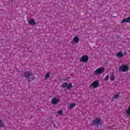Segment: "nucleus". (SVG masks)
<instances>
[{"label":"nucleus","instance_id":"f257e3e1","mask_svg":"<svg viewBox=\"0 0 130 130\" xmlns=\"http://www.w3.org/2000/svg\"><path fill=\"white\" fill-rule=\"evenodd\" d=\"M104 72H105V69L103 67H101L95 70L93 73V75L94 76H99V75H101V74H103Z\"/></svg>","mask_w":130,"mask_h":130},{"label":"nucleus","instance_id":"f03ea898","mask_svg":"<svg viewBox=\"0 0 130 130\" xmlns=\"http://www.w3.org/2000/svg\"><path fill=\"white\" fill-rule=\"evenodd\" d=\"M129 69L128 68V65L126 64H122L121 66L119 68V72H123V73H125V72H127Z\"/></svg>","mask_w":130,"mask_h":130},{"label":"nucleus","instance_id":"7ed1b4c3","mask_svg":"<svg viewBox=\"0 0 130 130\" xmlns=\"http://www.w3.org/2000/svg\"><path fill=\"white\" fill-rule=\"evenodd\" d=\"M33 75V73L31 71H26L24 72V77L28 80V82H31V80L29 79L31 76Z\"/></svg>","mask_w":130,"mask_h":130},{"label":"nucleus","instance_id":"20e7f679","mask_svg":"<svg viewBox=\"0 0 130 130\" xmlns=\"http://www.w3.org/2000/svg\"><path fill=\"white\" fill-rule=\"evenodd\" d=\"M59 101H60V99H57L56 97L53 98L51 101V103L52 104H53L54 105H56V104H57L59 103Z\"/></svg>","mask_w":130,"mask_h":130},{"label":"nucleus","instance_id":"39448f33","mask_svg":"<svg viewBox=\"0 0 130 130\" xmlns=\"http://www.w3.org/2000/svg\"><path fill=\"white\" fill-rule=\"evenodd\" d=\"M80 60L81 62H87L89 60V58L88 56L84 55L80 58Z\"/></svg>","mask_w":130,"mask_h":130},{"label":"nucleus","instance_id":"423d86ee","mask_svg":"<svg viewBox=\"0 0 130 130\" xmlns=\"http://www.w3.org/2000/svg\"><path fill=\"white\" fill-rule=\"evenodd\" d=\"M98 86H99V81L98 80L93 81L90 85V87H92L94 89L97 88Z\"/></svg>","mask_w":130,"mask_h":130},{"label":"nucleus","instance_id":"0eeeda50","mask_svg":"<svg viewBox=\"0 0 130 130\" xmlns=\"http://www.w3.org/2000/svg\"><path fill=\"white\" fill-rule=\"evenodd\" d=\"M101 120L100 118H95L92 121V124L95 125V124H100Z\"/></svg>","mask_w":130,"mask_h":130},{"label":"nucleus","instance_id":"6e6552de","mask_svg":"<svg viewBox=\"0 0 130 130\" xmlns=\"http://www.w3.org/2000/svg\"><path fill=\"white\" fill-rule=\"evenodd\" d=\"M73 41L75 43H79V41H80V39H79L78 36H75L73 39Z\"/></svg>","mask_w":130,"mask_h":130},{"label":"nucleus","instance_id":"1a4fd4ad","mask_svg":"<svg viewBox=\"0 0 130 130\" xmlns=\"http://www.w3.org/2000/svg\"><path fill=\"white\" fill-rule=\"evenodd\" d=\"M116 56H117L118 57H119L120 58H121V57H123V56L124 55L123 54H122L121 52H118L116 54Z\"/></svg>","mask_w":130,"mask_h":130},{"label":"nucleus","instance_id":"9d476101","mask_svg":"<svg viewBox=\"0 0 130 130\" xmlns=\"http://www.w3.org/2000/svg\"><path fill=\"white\" fill-rule=\"evenodd\" d=\"M127 116H130V106L128 107V109L126 110Z\"/></svg>","mask_w":130,"mask_h":130},{"label":"nucleus","instance_id":"9b49d317","mask_svg":"<svg viewBox=\"0 0 130 130\" xmlns=\"http://www.w3.org/2000/svg\"><path fill=\"white\" fill-rule=\"evenodd\" d=\"M29 23L30 25H35L36 24V22H35V21L34 19H31L29 21Z\"/></svg>","mask_w":130,"mask_h":130},{"label":"nucleus","instance_id":"f8f14e48","mask_svg":"<svg viewBox=\"0 0 130 130\" xmlns=\"http://www.w3.org/2000/svg\"><path fill=\"white\" fill-rule=\"evenodd\" d=\"M73 87V85L72 84V83H69V84H67V89L68 90L71 89V88H72Z\"/></svg>","mask_w":130,"mask_h":130},{"label":"nucleus","instance_id":"ddd939ff","mask_svg":"<svg viewBox=\"0 0 130 130\" xmlns=\"http://www.w3.org/2000/svg\"><path fill=\"white\" fill-rule=\"evenodd\" d=\"M76 106V104L72 103L70 105L69 107H68L69 109H72V108H74Z\"/></svg>","mask_w":130,"mask_h":130},{"label":"nucleus","instance_id":"4468645a","mask_svg":"<svg viewBox=\"0 0 130 130\" xmlns=\"http://www.w3.org/2000/svg\"><path fill=\"white\" fill-rule=\"evenodd\" d=\"M114 79H115V76L113 74H112V76H111L110 77V80H111V81L113 82V81H114Z\"/></svg>","mask_w":130,"mask_h":130},{"label":"nucleus","instance_id":"2eb2a0df","mask_svg":"<svg viewBox=\"0 0 130 130\" xmlns=\"http://www.w3.org/2000/svg\"><path fill=\"white\" fill-rule=\"evenodd\" d=\"M5 127V124L3 122V120L0 119V127Z\"/></svg>","mask_w":130,"mask_h":130},{"label":"nucleus","instance_id":"dca6fc26","mask_svg":"<svg viewBox=\"0 0 130 130\" xmlns=\"http://www.w3.org/2000/svg\"><path fill=\"white\" fill-rule=\"evenodd\" d=\"M68 86V83L67 82H64L62 83V85H61V87L62 88H66V87H67Z\"/></svg>","mask_w":130,"mask_h":130},{"label":"nucleus","instance_id":"f3484780","mask_svg":"<svg viewBox=\"0 0 130 130\" xmlns=\"http://www.w3.org/2000/svg\"><path fill=\"white\" fill-rule=\"evenodd\" d=\"M49 76H50V73H49V72H48L47 73V75H46L45 76V79H48L49 78Z\"/></svg>","mask_w":130,"mask_h":130},{"label":"nucleus","instance_id":"a211bd4d","mask_svg":"<svg viewBox=\"0 0 130 130\" xmlns=\"http://www.w3.org/2000/svg\"><path fill=\"white\" fill-rule=\"evenodd\" d=\"M63 113V112L62 111V110H60L58 111V114H59V115H62Z\"/></svg>","mask_w":130,"mask_h":130},{"label":"nucleus","instance_id":"6ab92c4d","mask_svg":"<svg viewBox=\"0 0 130 130\" xmlns=\"http://www.w3.org/2000/svg\"><path fill=\"white\" fill-rule=\"evenodd\" d=\"M109 79V75H107L106 77L105 78V81H108V79Z\"/></svg>","mask_w":130,"mask_h":130},{"label":"nucleus","instance_id":"aec40b11","mask_svg":"<svg viewBox=\"0 0 130 130\" xmlns=\"http://www.w3.org/2000/svg\"><path fill=\"white\" fill-rule=\"evenodd\" d=\"M118 94L115 95L113 98V99H118Z\"/></svg>","mask_w":130,"mask_h":130},{"label":"nucleus","instance_id":"412c9836","mask_svg":"<svg viewBox=\"0 0 130 130\" xmlns=\"http://www.w3.org/2000/svg\"><path fill=\"white\" fill-rule=\"evenodd\" d=\"M124 54H127V52H124Z\"/></svg>","mask_w":130,"mask_h":130}]
</instances>
